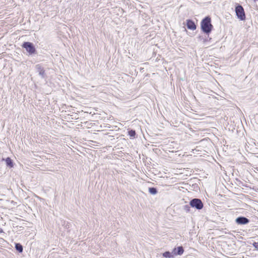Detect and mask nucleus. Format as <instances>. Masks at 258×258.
I'll return each mask as SVG.
<instances>
[{"label": "nucleus", "instance_id": "1", "mask_svg": "<svg viewBox=\"0 0 258 258\" xmlns=\"http://www.w3.org/2000/svg\"><path fill=\"white\" fill-rule=\"evenodd\" d=\"M184 249L182 246L175 247L172 252L166 251L162 255L166 258H174L176 255H181L183 253Z\"/></svg>", "mask_w": 258, "mask_h": 258}, {"label": "nucleus", "instance_id": "2", "mask_svg": "<svg viewBox=\"0 0 258 258\" xmlns=\"http://www.w3.org/2000/svg\"><path fill=\"white\" fill-rule=\"evenodd\" d=\"M201 25L203 31L208 34L211 32L213 27L211 23V18L209 17L202 20Z\"/></svg>", "mask_w": 258, "mask_h": 258}, {"label": "nucleus", "instance_id": "3", "mask_svg": "<svg viewBox=\"0 0 258 258\" xmlns=\"http://www.w3.org/2000/svg\"><path fill=\"white\" fill-rule=\"evenodd\" d=\"M190 205L192 207L196 208L197 209H202L203 207V204L201 200L198 199H194L190 202Z\"/></svg>", "mask_w": 258, "mask_h": 258}, {"label": "nucleus", "instance_id": "4", "mask_svg": "<svg viewBox=\"0 0 258 258\" xmlns=\"http://www.w3.org/2000/svg\"><path fill=\"white\" fill-rule=\"evenodd\" d=\"M235 12L236 13V15L238 19L241 20H243L245 18V13L244 12V10L242 6H238L235 8Z\"/></svg>", "mask_w": 258, "mask_h": 258}, {"label": "nucleus", "instance_id": "5", "mask_svg": "<svg viewBox=\"0 0 258 258\" xmlns=\"http://www.w3.org/2000/svg\"><path fill=\"white\" fill-rule=\"evenodd\" d=\"M23 47L26 49L29 54H32L35 52V48L32 43L29 42H24Z\"/></svg>", "mask_w": 258, "mask_h": 258}, {"label": "nucleus", "instance_id": "6", "mask_svg": "<svg viewBox=\"0 0 258 258\" xmlns=\"http://www.w3.org/2000/svg\"><path fill=\"white\" fill-rule=\"evenodd\" d=\"M186 26L188 29L192 30H194L196 29V26L195 23L190 20H186Z\"/></svg>", "mask_w": 258, "mask_h": 258}, {"label": "nucleus", "instance_id": "7", "mask_svg": "<svg viewBox=\"0 0 258 258\" xmlns=\"http://www.w3.org/2000/svg\"><path fill=\"white\" fill-rule=\"evenodd\" d=\"M236 222L238 224H245L248 223L249 220L245 217H238L236 219Z\"/></svg>", "mask_w": 258, "mask_h": 258}, {"label": "nucleus", "instance_id": "8", "mask_svg": "<svg viewBox=\"0 0 258 258\" xmlns=\"http://www.w3.org/2000/svg\"><path fill=\"white\" fill-rule=\"evenodd\" d=\"M5 161L7 166H9L10 167H12L13 166L12 161L9 157L7 158Z\"/></svg>", "mask_w": 258, "mask_h": 258}, {"label": "nucleus", "instance_id": "9", "mask_svg": "<svg viewBox=\"0 0 258 258\" xmlns=\"http://www.w3.org/2000/svg\"><path fill=\"white\" fill-rule=\"evenodd\" d=\"M15 248L20 252H22L23 251V246L19 243L16 244Z\"/></svg>", "mask_w": 258, "mask_h": 258}, {"label": "nucleus", "instance_id": "10", "mask_svg": "<svg viewBox=\"0 0 258 258\" xmlns=\"http://www.w3.org/2000/svg\"><path fill=\"white\" fill-rule=\"evenodd\" d=\"M128 135L131 137H135L136 133L135 131L131 130L128 132Z\"/></svg>", "mask_w": 258, "mask_h": 258}, {"label": "nucleus", "instance_id": "11", "mask_svg": "<svg viewBox=\"0 0 258 258\" xmlns=\"http://www.w3.org/2000/svg\"><path fill=\"white\" fill-rule=\"evenodd\" d=\"M149 191L150 192L151 194L153 195L156 194L157 193V190L154 188H150Z\"/></svg>", "mask_w": 258, "mask_h": 258}, {"label": "nucleus", "instance_id": "12", "mask_svg": "<svg viewBox=\"0 0 258 258\" xmlns=\"http://www.w3.org/2000/svg\"><path fill=\"white\" fill-rule=\"evenodd\" d=\"M253 245L254 247L258 250V243H254Z\"/></svg>", "mask_w": 258, "mask_h": 258}, {"label": "nucleus", "instance_id": "13", "mask_svg": "<svg viewBox=\"0 0 258 258\" xmlns=\"http://www.w3.org/2000/svg\"><path fill=\"white\" fill-rule=\"evenodd\" d=\"M185 208H188V209H189V207L188 206H185Z\"/></svg>", "mask_w": 258, "mask_h": 258}]
</instances>
